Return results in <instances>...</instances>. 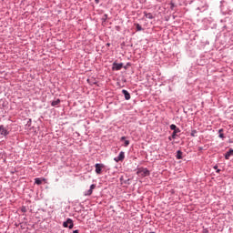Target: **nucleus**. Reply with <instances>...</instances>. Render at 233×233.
<instances>
[{
	"mask_svg": "<svg viewBox=\"0 0 233 233\" xmlns=\"http://www.w3.org/2000/svg\"><path fill=\"white\" fill-rule=\"evenodd\" d=\"M177 159H183V152L181 150L177 152Z\"/></svg>",
	"mask_w": 233,
	"mask_h": 233,
	"instance_id": "11",
	"label": "nucleus"
},
{
	"mask_svg": "<svg viewBox=\"0 0 233 233\" xmlns=\"http://www.w3.org/2000/svg\"><path fill=\"white\" fill-rule=\"evenodd\" d=\"M114 159L116 163H118V161H123V159H125V152L121 151L119 155Z\"/></svg>",
	"mask_w": 233,
	"mask_h": 233,
	"instance_id": "4",
	"label": "nucleus"
},
{
	"mask_svg": "<svg viewBox=\"0 0 233 233\" xmlns=\"http://www.w3.org/2000/svg\"><path fill=\"white\" fill-rule=\"evenodd\" d=\"M0 134L1 136H8L9 132L5 126H0Z\"/></svg>",
	"mask_w": 233,
	"mask_h": 233,
	"instance_id": "5",
	"label": "nucleus"
},
{
	"mask_svg": "<svg viewBox=\"0 0 233 233\" xmlns=\"http://www.w3.org/2000/svg\"><path fill=\"white\" fill-rule=\"evenodd\" d=\"M122 94L124 95L126 101L130 100V93H128L126 89L122 90Z\"/></svg>",
	"mask_w": 233,
	"mask_h": 233,
	"instance_id": "7",
	"label": "nucleus"
},
{
	"mask_svg": "<svg viewBox=\"0 0 233 233\" xmlns=\"http://www.w3.org/2000/svg\"><path fill=\"white\" fill-rule=\"evenodd\" d=\"M95 1H96V4L99 3V0H95Z\"/></svg>",
	"mask_w": 233,
	"mask_h": 233,
	"instance_id": "27",
	"label": "nucleus"
},
{
	"mask_svg": "<svg viewBox=\"0 0 233 233\" xmlns=\"http://www.w3.org/2000/svg\"><path fill=\"white\" fill-rule=\"evenodd\" d=\"M218 137H220V139H225V135L223 134V129H219L218 130Z\"/></svg>",
	"mask_w": 233,
	"mask_h": 233,
	"instance_id": "14",
	"label": "nucleus"
},
{
	"mask_svg": "<svg viewBox=\"0 0 233 233\" xmlns=\"http://www.w3.org/2000/svg\"><path fill=\"white\" fill-rule=\"evenodd\" d=\"M169 141H172V136L168 137Z\"/></svg>",
	"mask_w": 233,
	"mask_h": 233,
	"instance_id": "25",
	"label": "nucleus"
},
{
	"mask_svg": "<svg viewBox=\"0 0 233 233\" xmlns=\"http://www.w3.org/2000/svg\"><path fill=\"white\" fill-rule=\"evenodd\" d=\"M73 233H79V230L76 229L73 231Z\"/></svg>",
	"mask_w": 233,
	"mask_h": 233,
	"instance_id": "23",
	"label": "nucleus"
},
{
	"mask_svg": "<svg viewBox=\"0 0 233 233\" xmlns=\"http://www.w3.org/2000/svg\"><path fill=\"white\" fill-rule=\"evenodd\" d=\"M64 228H74V220L72 218H67L66 221L63 222Z\"/></svg>",
	"mask_w": 233,
	"mask_h": 233,
	"instance_id": "1",
	"label": "nucleus"
},
{
	"mask_svg": "<svg viewBox=\"0 0 233 233\" xmlns=\"http://www.w3.org/2000/svg\"><path fill=\"white\" fill-rule=\"evenodd\" d=\"M136 28H137V32H141V30H143V27L139 24L136 25Z\"/></svg>",
	"mask_w": 233,
	"mask_h": 233,
	"instance_id": "17",
	"label": "nucleus"
},
{
	"mask_svg": "<svg viewBox=\"0 0 233 233\" xmlns=\"http://www.w3.org/2000/svg\"><path fill=\"white\" fill-rule=\"evenodd\" d=\"M179 132H181V130L180 129H177V130H175V131H173V133H172V139H176V137L177 136V134H179Z\"/></svg>",
	"mask_w": 233,
	"mask_h": 233,
	"instance_id": "10",
	"label": "nucleus"
},
{
	"mask_svg": "<svg viewBox=\"0 0 233 233\" xmlns=\"http://www.w3.org/2000/svg\"><path fill=\"white\" fill-rule=\"evenodd\" d=\"M190 136L192 137H198V130L196 129L191 130Z\"/></svg>",
	"mask_w": 233,
	"mask_h": 233,
	"instance_id": "13",
	"label": "nucleus"
},
{
	"mask_svg": "<svg viewBox=\"0 0 233 233\" xmlns=\"http://www.w3.org/2000/svg\"><path fill=\"white\" fill-rule=\"evenodd\" d=\"M92 192H93L92 189H88L84 193V196H92Z\"/></svg>",
	"mask_w": 233,
	"mask_h": 233,
	"instance_id": "18",
	"label": "nucleus"
},
{
	"mask_svg": "<svg viewBox=\"0 0 233 233\" xmlns=\"http://www.w3.org/2000/svg\"><path fill=\"white\" fill-rule=\"evenodd\" d=\"M204 232L207 233V232H208V230L205 229Z\"/></svg>",
	"mask_w": 233,
	"mask_h": 233,
	"instance_id": "28",
	"label": "nucleus"
},
{
	"mask_svg": "<svg viewBox=\"0 0 233 233\" xmlns=\"http://www.w3.org/2000/svg\"><path fill=\"white\" fill-rule=\"evenodd\" d=\"M144 15L147 19H154V15H152V13H147V11H145Z\"/></svg>",
	"mask_w": 233,
	"mask_h": 233,
	"instance_id": "9",
	"label": "nucleus"
},
{
	"mask_svg": "<svg viewBox=\"0 0 233 233\" xmlns=\"http://www.w3.org/2000/svg\"><path fill=\"white\" fill-rule=\"evenodd\" d=\"M105 17H107V15H105Z\"/></svg>",
	"mask_w": 233,
	"mask_h": 233,
	"instance_id": "29",
	"label": "nucleus"
},
{
	"mask_svg": "<svg viewBox=\"0 0 233 233\" xmlns=\"http://www.w3.org/2000/svg\"><path fill=\"white\" fill-rule=\"evenodd\" d=\"M217 172H218V173L221 172V169H217Z\"/></svg>",
	"mask_w": 233,
	"mask_h": 233,
	"instance_id": "26",
	"label": "nucleus"
},
{
	"mask_svg": "<svg viewBox=\"0 0 233 233\" xmlns=\"http://www.w3.org/2000/svg\"><path fill=\"white\" fill-rule=\"evenodd\" d=\"M59 103H61V100L58 98L56 100H54L51 105L52 106H57V105H59Z\"/></svg>",
	"mask_w": 233,
	"mask_h": 233,
	"instance_id": "12",
	"label": "nucleus"
},
{
	"mask_svg": "<svg viewBox=\"0 0 233 233\" xmlns=\"http://www.w3.org/2000/svg\"><path fill=\"white\" fill-rule=\"evenodd\" d=\"M127 139V137H122L121 138H120V141H125Z\"/></svg>",
	"mask_w": 233,
	"mask_h": 233,
	"instance_id": "21",
	"label": "nucleus"
},
{
	"mask_svg": "<svg viewBox=\"0 0 233 233\" xmlns=\"http://www.w3.org/2000/svg\"><path fill=\"white\" fill-rule=\"evenodd\" d=\"M94 188H96V185L95 184H92L91 186H90V188H89V190H94Z\"/></svg>",
	"mask_w": 233,
	"mask_h": 233,
	"instance_id": "20",
	"label": "nucleus"
},
{
	"mask_svg": "<svg viewBox=\"0 0 233 233\" xmlns=\"http://www.w3.org/2000/svg\"><path fill=\"white\" fill-rule=\"evenodd\" d=\"M128 145H130V141L129 140H125L124 147H128Z\"/></svg>",
	"mask_w": 233,
	"mask_h": 233,
	"instance_id": "19",
	"label": "nucleus"
},
{
	"mask_svg": "<svg viewBox=\"0 0 233 233\" xmlns=\"http://www.w3.org/2000/svg\"><path fill=\"white\" fill-rule=\"evenodd\" d=\"M137 174H140L143 177H147V176H150V171L147 167H140L137 170Z\"/></svg>",
	"mask_w": 233,
	"mask_h": 233,
	"instance_id": "2",
	"label": "nucleus"
},
{
	"mask_svg": "<svg viewBox=\"0 0 233 233\" xmlns=\"http://www.w3.org/2000/svg\"><path fill=\"white\" fill-rule=\"evenodd\" d=\"M121 68H123V63L117 64V63H114L113 64V70H121Z\"/></svg>",
	"mask_w": 233,
	"mask_h": 233,
	"instance_id": "6",
	"label": "nucleus"
},
{
	"mask_svg": "<svg viewBox=\"0 0 233 233\" xmlns=\"http://www.w3.org/2000/svg\"><path fill=\"white\" fill-rule=\"evenodd\" d=\"M35 185H42L43 179L36 177V178H35Z\"/></svg>",
	"mask_w": 233,
	"mask_h": 233,
	"instance_id": "15",
	"label": "nucleus"
},
{
	"mask_svg": "<svg viewBox=\"0 0 233 233\" xmlns=\"http://www.w3.org/2000/svg\"><path fill=\"white\" fill-rule=\"evenodd\" d=\"M22 212H26V208H23Z\"/></svg>",
	"mask_w": 233,
	"mask_h": 233,
	"instance_id": "22",
	"label": "nucleus"
},
{
	"mask_svg": "<svg viewBox=\"0 0 233 233\" xmlns=\"http://www.w3.org/2000/svg\"><path fill=\"white\" fill-rule=\"evenodd\" d=\"M170 130L176 131V130H180V129H179V127H177V126L172 124V125L170 126Z\"/></svg>",
	"mask_w": 233,
	"mask_h": 233,
	"instance_id": "16",
	"label": "nucleus"
},
{
	"mask_svg": "<svg viewBox=\"0 0 233 233\" xmlns=\"http://www.w3.org/2000/svg\"><path fill=\"white\" fill-rule=\"evenodd\" d=\"M215 170H218V166H214L213 167Z\"/></svg>",
	"mask_w": 233,
	"mask_h": 233,
	"instance_id": "24",
	"label": "nucleus"
},
{
	"mask_svg": "<svg viewBox=\"0 0 233 233\" xmlns=\"http://www.w3.org/2000/svg\"><path fill=\"white\" fill-rule=\"evenodd\" d=\"M104 167H105V165H103V164H96L95 165V168H96L95 172L96 174H101V171L103 170Z\"/></svg>",
	"mask_w": 233,
	"mask_h": 233,
	"instance_id": "3",
	"label": "nucleus"
},
{
	"mask_svg": "<svg viewBox=\"0 0 233 233\" xmlns=\"http://www.w3.org/2000/svg\"><path fill=\"white\" fill-rule=\"evenodd\" d=\"M230 156H233V149L230 148L228 151L225 154V159H230Z\"/></svg>",
	"mask_w": 233,
	"mask_h": 233,
	"instance_id": "8",
	"label": "nucleus"
}]
</instances>
